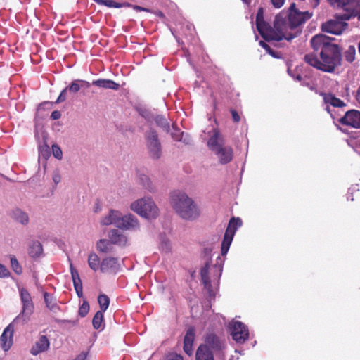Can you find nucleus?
<instances>
[{"label":"nucleus","mask_w":360,"mask_h":360,"mask_svg":"<svg viewBox=\"0 0 360 360\" xmlns=\"http://www.w3.org/2000/svg\"><path fill=\"white\" fill-rule=\"evenodd\" d=\"M328 2L332 6L346 11L347 13L344 15L345 19L357 16L360 20V0H328Z\"/></svg>","instance_id":"8"},{"label":"nucleus","mask_w":360,"mask_h":360,"mask_svg":"<svg viewBox=\"0 0 360 360\" xmlns=\"http://www.w3.org/2000/svg\"><path fill=\"white\" fill-rule=\"evenodd\" d=\"M196 360H214L212 351H207L205 347L199 346L195 354Z\"/></svg>","instance_id":"25"},{"label":"nucleus","mask_w":360,"mask_h":360,"mask_svg":"<svg viewBox=\"0 0 360 360\" xmlns=\"http://www.w3.org/2000/svg\"><path fill=\"white\" fill-rule=\"evenodd\" d=\"M285 2V0H271L273 6L276 8H281Z\"/></svg>","instance_id":"49"},{"label":"nucleus","mask_w":360,"mask_h":360,"mask_svg":"<svg viewBox=\"0 0 360 360\" xmlns=\"http://www.w3.org/2000/svg\"><path fill=\"white\" fill-rule=\"evenodd\" d=\"M230 112L232 115L233 121L236 123L239 122L240 120V116L238 112L234 109H231Z\"/></svg>","instance_id":"47"},{"label":"nucleus","mask_w":360,"mask_h":360,"mask_svg":"<svg viewBox=\"0 0 360 360\" xmlns=\"http://www.w3.org/2000/svg\"><path fill=\"white\" fill-rule=\"evenodd\" d=\"M131 210L146 219H155L159 214V210L150 198L139 199L131 204Z\"/></svg>","instance_id":"5"},{"label":"nucleus","mask_w":360,"mask_h":360,"mask_svg":"<svg viewBox=\"0 0 360 360\" xmlns=\"http://www.w3.org/2000/svg\"><path fill=\"white\" fill-rule=\"evenodd\" d=\"M242 226V221L240 218L232 217L226 229L224 238L221 243V253L224 256L227 254L233 236L237 229Z\"/></svg>","instance_id":"9"},{"label":"nucleus","mask_w":360,"mask_h":360,"mask_svg":"<svg viewBox=\"0 0 360 360\" xmlns=\"http://www.w3.org/2000/svg\"><path fill=\"white\" fill-rule=\"evenodd\" d=\"M171 205L182 219L193 220L200 215V211L194 201L184 192L174 191L171 194Z\"/></svg>","instance_id":"3"},{"label":"nucleus","mask_w":360,"mask_h":360,"mask_svg":"<svg viewBox=\"0 0 360 360\" xmlns=\"http://www.w3.org/2000/svg\"><path fill=\"white\" fill-rule=\"evenodd\" d=\"M259 45L265 49V51L267 52L268 51H270V46H269L265 41H259Z\"/></svg>","instance_id":"53"},{"label":"nucleus","mask_w":360,"mask_h":360,"mask_svg":"<svg viewBox=\"0 0 360 360\" xmlns=\"http://www.w3.org/2000/svg\"><path fill=\"white\" fill-rule=\"evenodd\" d=\"M61 117V113L58 110H54L51 112V117L52 120H58Z\"/></svg>","instance_id":"50"},{"label":"nucleus","mask_w":360,"mask_h":360,"mask_svg":"<svg viewBox=\"0 0 360 360\" xmlns=\"http://www.w3.org/2000/svg\"><path fill=\"white\" fill-rule=\"evenodd\" d=\"M53 180L56 184H58L60 181V176L58 173L54 174L53 176Z\"/></svg>","instance_id":"55"},{"label":"nucleus","mask_w":360,"mask_h":360,"mask_svg":"<svg viewBox=\"0 0 360 360\" xmlns=\"http://www.w3.org/2000/svg\"><path fill=\"white\" fill-rule=\"evenodd\" d=\"M67 91H68V88H65L60 94L59 96L58 97L56 103H62L63 101H65L67 98Z\"/></svg>","instance_id":"43"},{"label":"nucleus","mask_w":360,"mask_h":360,"mask_svg":"<svg viewBox=\"0 0 360 360\" xmlns=\"http://www.w3.org/2000/svg\"><path fill=\"white\" fill-rule=\"evenodd\" d=\"M320 95L323 97L326 103H329L333 107L340 108L346 105L343 101L335 97L333 94L321 92Z\"/></svg>","instance_id":"22"},{"label":"nucleus","mask_w":360,"mask_h":360,"mask_svg":"<svg viewBox=\"0 0 360 360\" xmlns=\"http://www.w3.org/2000/svg\"><path fill=\"white\" fill-rule=\"evenodd\" d=\"M120 270V264L117 258L108 257L101 262L100 271L103 274H115Z\"/></svg>","instance_id":"15"},{"label":"nucleus","mask_w":360,"mask_h":360,"mask_svg":"<svg viewBox=\"0 0 360 360\" xmlns=\"http://www.w3.org/2000/svg\"><path fill=\"white\" fill-rule=\"evenodd\" d=\"M73 285L74 288L76 291V293L79 297H82L83 296V286L81 278L73 280Z\"/></svg>","instance_id":"36"},{"label":"nucleus","mask_w":360,"mask_h":360,"mask_svg":"<svg viewBox=\"0 0 360 360\" xmlns=\"http://www.w3.org/2000/svg\"><path fill=\"white\" fill-rule=\"evenodd\" d=\"M116 226L124 230H136L139 229V224L134 215L129 214L122 216L120 212V216L116 221Z\"/></svg>","instance_id":"12"},{"label":"nucleus","mask_w":360,"mask_h":360,"mask_svg":"<svg viewBox=\"0 0 360 360\" xmlns=\"http://www.w3.org/2000/svg\"><path fill=\"white\" fill-rule=\"evenodd\" d=\"M120 216V212L117 210H110L108 215L103 217L101 224L103 226L114 224L116 226V221Z\"/></svg>","instance_id":"24"},{"label":"nucleus","mask_w":360,"mask_h":360,"mask_svg":"<svg viewBox=\"0 0 360 360\" xmlns=\"http://www.w3.org/2000/svg\"><path fill=\"white\" fill-rule=\"evenodd\" d=\"M49 340L46 335H41L39 340L36 342L35 345L32 347L30 352L33 355L43 352L49 349Z\"/></svg>","instance_id":"20"},{"label":"nucleus","mask_w":360,"mask_h":360,"mask_svg":"<svg viewBox=\"0 0 360 360\" xmlns=\"http://www.w3.org/2000/svg\"><path fill=\"white\" fill-rule=\"evenodd\" d=\"M20 295L21 302L22 303V311L20 316L22 315V316H29L30 314H32L34 310V304L31 295L28 290L25 288H22L20 290Z\"/></svg>","instance_id":"17"},{"label":"nucleus","mask_w":360,"mask_h":360,"mask_svg":"<svg viewBox=\"0 0 360 360\" xmlns=\"http://www.w3.org/2000/svg\"><path fill=\"white\" fill-rule=\"evenodd\" d=\"M184 351L188 356L192 355L193 354V344L184 343Z\"/></svg>","instance_id":"46"},{"label":"nucleus","mask_w":360,"mask_h":360,"mask_svg":"<svg viewBox=\"0 0 360 360\" xmlns=\"http://www.w3.org/2000/svg\"><path fill=\"white\" fill-rule=\"evenodd\" d=\"M167 360H184V359L181 355L173 353V354H170L169 355H168Z\"/></svg>","instance_id":"48"},{"label":"nucleus","mask_w":360,"mask_h":360,"mask_svg":"<svg viewBox=\"0 0 360 360\" xmlns=\"http://www.w3.org/2000/svg\"><path fill=\"white\" fill-rule=\"evenodd\" d=\"M87 352H82L78 354L73 360H86L87 357Z\"/></svg>","instance_id":"51"},{"label":"nucleus","mask_w":360,"mask_h":360,"mask_svg":"<svg viewBox=\"0 0 360 360\" xmlns=\"http://www.w3.org/2000/svg\"><path fill=\"white\" fill-rule=\"evenodd\" d=\"M67 88H68V90H69L70 92L77 93L79 91L80 86L78 84V83L77 82H73Z\"/></svg>","instance_id":"42"},{"label":"nucleus","mask_w":360,"mask_h":360,"mask_svg":"<svg viewBox=\"0 0 360 360\" xmlns=\"http://www.w3.org/2000/svg\"><path fill=\"white\" fill-rule=\"evenodd\" d=\"M267 53L275 58H280L279 53L278 52L274 51L271 48L270 49V51H267Z\"/></svg>","instance_id":"54"},{"label":"nucleus","mask_w":360,"mask_h":360,"mask_svg":"<svg viewBox=\"0 0 360 360\" xmlns=\"http://www.w3.org/2000/svg\"><path fill=\"white\" fill-rule=\"evenodd\" d=\"M312 13L309 11H300L295 7V4H292L289 8V13L281 12L275 17L274 27L281 35L285 36L283 39L290 41L297 35L291 31L310 19Z\"/></svg>","instance_id":"2"},{"label":"nucleus","mask_w":360,"mask_h":360,"mask_svg":"<svg viewBox=\"0 0 360 360\" xmlns=\"http://www.w3.org/2000/svg\"><path fill=\"white\" fill-rule=\"evenodd\" d=\"M317 2H319V0H316Z\"/></svg>","instance_id":"63"},{"label":"nucleus","mask_w":360,"mask_h":360,"mask_svg":"<svg viewBox=\"0 0 360 360\" xmlns=\"http://www.w3.org/2000/svg\"><path fill=\"white\" fill-rule=\"evenodd\" d=\"M232 338L238 343H243L249 338L248 327L241 321H234L231 326Z\"/></svg>","instance_id":"11"},{"label":"nucleus","mask_w":360,"mask_h":360,"mask_svg":"<svg viewBox=\"0 0 360 360\" xmlns=\"http://www.w3.org/2000/svg\"><path fill=\"white\" fill-rule=\"evenodd\" d=\"M98 5H103L109 8H122V7H133V8L136 11H146L150 12L148 8L141 7L140 6L134 5L132 6L130 3L124 2V3H118L115 1L114 0H93Z\"/></svg>","instance_id":"18"},{"label":"nucleus","mask_w":360,"mask_h":360,"mask_svg":"<svg viewBox=\"0 0 360 360\" xmlns=\"http://www.w3.org/2000/svg\"><path fill=\"white\" fill-rule=\"evenodd\" d=\"M155 122L158 127L162 129V130L166 132H169L170 128L169 123L165 117L162 115H158L155 118Z\"/></svg>","instance_id":"30"},{"label":"nucleus","mask_w":360,"mask_h":360,"mask_svg":"<svg viewBox=\"0 0 360 360\" xmlns=\"http://www.w3.org/2000/svg\"><path fill=\"white\" fill-rule=\"evenodd\" d=\"M200 346L205 347L207 351H212L217 355L224 356V350L226 348V342L224 338L217 335L212 331L207 332L204 338V343Z\"/></svg>","instance_id":"7"},{"label":"nucleus","mask_w":360,"mask_h":360,"mask_svg":"<svg viewBox=\"0 0 360 360\" xmlns=\"http://www.w3.org/2000/svg\"><path fill=\"white\" fill-rule=\"evenodd\" d=\"M256 27L262 38L267 41H279L285 37V36L278 34L275 28H272L264 20L262 8L259 9L256 16Z\"/></svg>","instance_id":"6"},{"label":"nucleus","mask_w":360,"mask_h":360,"mask_svg":"<svg viewBox=\"0 0 360 360\" xmlns=\"http://www.w3.org/2000/svg\"><path fill=\"white\" fill-rule=\"evenodd\" d=\"M172 138L176 140V141H179L180 140V135H179V131H178V133H172Z\"/></svg>","instance_id":"57"},{"label":"nucleus","mask_w":360,"mask_h":360,"mask_svg":"<svg viewBox=\"0 0 360 360\" xmlns=\"http://www.w3.org/2000/svg\"><path fill=\"white\" fill-rule=\"evenodd\" d=\"M96 249L100 252L108 253L112 250L111 243L105 239H101L96 243Z\"/></svg>","instance_id":"28"},{"label":"nucleus","mask_w":360,"mask_h":360,"mask_svg":"<svg viewBox=\"0 0 360 360\" xmlns=\"http://www.w3.org/2000/svg\"><path fill=\"white\" fill-rule=\"evenodd\" d=\"M79 82H80L82 84V86H85L87 88L89 87L91 85V84L89 82L84 80H79Z\"/></svg>","instance_id":"58"},{"label":"nucleus","mask_w":360,"mask_h":360,"mask_svg":"<svg viewBox=\"0 0 360 360\" xmlns=\"http://www.w3.org/2000/svg\"><path fill=\"white\" fill-rule=\"evenodd\" d=\"M92 84L100 88L117 90L120 88V84L111 79H99L92 82Z\"/></svg>","instance_id":"21"},{"label":"nucleus","mask_w":360,"mask_h":360,"mask_svg":"<svg viewBox=\"0 0 360 360\" xmlns=\"http://www.w3.org/2000/svg\"><path fill=\"white\" fill-rule=\"evenodd\" d=\"M100 259L97 254L95 252H91L88 256V265L91 269L96 271L100 269L101 266Z\"/></svg>","instance_id":"26"},{"label":"nucleus","mask_w":360,"mask_h":360,"mask_svg":"<svg viewBox=\"0 0 360 360\" xmlns=\"http://www.w3.org/2000/svg\"><path fill=\"white\" fill-rule=\"evenodd\" d=\"M98 302L101 308V310L99 311L105 312L108 308L110 304V299L106 295L101 294L99 295L98 297Z\"/></svg>","instance_id":"31"},{"label":"nucleus","mask_w":360,"mask_h":360,"mask_svg":"<svg viewBox=\"0 0 360 360\" xmlns=\"http://www.w3.org/2000/svg\"><path fill=\"white\" fill-rule=\"evenodd\" d=\"M160 249L162 251L169 252L171 250V245L168 240H163L160 245Z\"/></svg>","instance_id":"45"},{"label":"nucleus","mask_w":360,"mask_h":360,"mask_svg":"<svg viewBox=\"0 0 360 360\" xmlns=\"http://www.w3.org/2000/svg\"><path fill=\"white\" fill-rule=\"evenodd\" d=\"M159 15H160V16H163V14H162L161 12H160V13H159Z\"/></svg>","instance_id":"61"},{"label":"nucleus","mask_w":360,"mask_h":360,"mask_svg":"<svg viewBox=\"0 0 360 360\" xmlns=\"http://www.w3.org/2000/svg\"><path fill=\"white\" fill-rule=\"evenodd\" d=\"M140 180L141 181V183L144 187H146L148 190H151L150 187V181L149 178L146 175H141L140 176Z\"/></svg>","instance_id":"39"},{"label":"nucleus","mask_w":360,"mask_h":360,"mask_svg":"<svg viewBox=\"0 0 360 360\" xmlns=\"http://www.w3.org/2000/svg\"><path fill=\"white\" fill-rule=\"evenodd\" d=\"M20 316H17L4 330L0 337V344L4 351H8L13 345L14 326L13 324L18 321Z\"/></svg>","instance_id":"14"},{"label":"nucleus","mask_w":360,"mask_h":360,"mask_svg":"<svg viewBox=\"0 0 360 360\" xmlns=\"http://www.w3.org/2000/svg\"><path fill=\"white\" fill-rule=\"evenodd\" d=\"M209 148L218 157L221 165H226L232 161L233 150L231 146H224V140L218 130H214L213 135L207 141Z\"/></svg>","instance_id":"4"},{"label":"nucleus","mask_w":360,"mask_h":360,"mask_svg":"<svg viewBox=\"0 0 360 360\" xmlns=\"http://www.w3.org/2000/svg\"><path fill=\"white\" fill-rule=\"evenodd\" d=\"M103 311H98L94 318H93V320H92V325H93V327L94 329H96V330H98V329H101V328H103L104 327V323H103V321H104V316H103Z\"/></svg>","instance_id":"27"},{"label":"nucleus","mask_w":360,"mask_h":360,"mask_svg":"<svg viewBox=\"0 0 360 360\" xmlns=\"http://www.w3.org/2000/svg\"><path fill=\"white\" fill-rule=\"evenodd\" d=\"M111 244L124 246L127 243V238L124 234L117 229H112L108 234Z\"/></svg>","instance_id":"19"},{"label":"nucleus","mask_w":360,"mask_h":360,"mask_svg":"<svg viewBox=\"0 0 360 360\" xmlns=\"http://www.w3.org/2000/svg\"><path fill=\"white\" fill-rule=\"evenodd\" d=\"M244 3L249 4L251 2V0H242Z\"/></svg>","instance_id":"59"},{"label":"nucleus","mask_w":360,"mask_h":360,"mask_svg":"<svg viewBox=\"0 0 360 360\" xmlns=\"http://www.w3.org/2000/svg\"><path fill=\"white\" fill-rule=\"evenodd\" d=\"M326 110L329 112V107L328 106L326 108Z\"/></svg>","instance_id":"62"},{"label":"nucleus","mask_w":360,"mask_h":360,"mask_svg":"<svg viewBox=\"0 0 360 360\" xmlns=\"http://www.w3.org/2000/svg\"><path fill=\"white\" fill-rule=\"evenodd\" d=\"M203 276H208V271L206 268H202L200 271V276L202 277Z\"/></svg>","instance_id":"56"},{"label":"nucleus","mask_w":360,"mask_h":360,"mask_svg":"<svg viewBox=\"0 0 360 360\" xmlns=\"http://www.w3.org/2000/svg\"><path fill=\"white\" fill-rule=\"evenodd\" d=\"M145 138L150 156L155 160L160 158L162 154V149L157 131L152 129H150L146 133Z\"/></svg>","instance_id":"10"},{"label":"nucleus","mask_w":360,"mask_h":360,"mask_svg":"<svg viewBox=\"0 0 360 360\" xmlns=\"http://www.w3.org/2000/svg\"><path fill=\"white\" fill-rule=\"evenodd\" d=\"M90 306L89 302L86 300H84L82 304L80 305L79 310H78V314L81 317H85L89 311Z\"/></svg>","instance_id":"35"},{"label":"nucleus","mask_w":360,"mask_h":360,"mask_svg":"<svg viewBox=\"0 0 360 360\" xmlns=\"http://www.w3.org/2000/svg\"><path fill=\"white\" fill-rule=\"evenodd\" d=\"M70 269L72 281L80 278L78 271L73 266L72 264H70Z\"/></svg>","instance_id":"44"},{"label":"nucleus","mask_w":360,"mask_h":360,"mask_svg":"<svg viewBox=\"0 0 360 360\" xmlns=\"http://www.w3.org/2000/svg\"><path fill=\"white\" fill-rule=\"evenodd\" d=\"M346 26V22L336 20H330L322 24L321 29L323 32L340 35L345 30Z\"/></svg>","instance_id":"16"},{"label":"nucleus","mask_w":360,"mask_h":360,"mask_svg":"<svg viewBox=\"0 0 360 360\" xmlns=\"http://www.w3.org/2000/svg\"><path fill=\"white\" fill-rule=\"evenodd\" d=\"M358 48H359V52L360 53V41H359V45H358Z\"/></svg>","instance_id":"60"},{"label":"nucleus","mask_w":360,"mask_h":360,"mask_svg":"<svg viewBox=\"0 0 360 360\" xmlns=\"http://www.w3.org/2000/svg\"><path fill=\"white\" fill-rule=\"evenodd\" d=\"M52 151H53V155L55 158H56L57 159H59V160L62 159L63 153H62L60 148L58 146L53 145L52 146Z\"/></svg>","instance_id":"37"},{"label":"nucleus","mask_w":360,"mask_h":360,"mask_svg":"<svg viewBox=\"0 0 360 360\" xmlns=\"http://www.w3.org/2000/svg\"><path fill=\"white\" fill-rule=\"evenodd\" d=\"M201 281L205 285V286L210 285V280L209 276H203L202 277H201Z\"/></svg>","instance_id":"52"},{"label":"nucleus","mask_w":360,"mask_h":360,"mask_svg":"<svg viewBox=\"0 0 360 360\" xmlns=\"http://www.w3.org/2000/svg\"><path fill=\"white\" fill-rule=\"evenodd\" d=\"M27 251L31 257H39L43 253L42 245L38 240H33L29 244Z\"/></svg>","instance_id":"23"},{"label":"nucleus","mask_w":360,"mask_h":360,"mask_svg":"<svg viewBox=\"0 0 360 360\" xmlns=\"http://www.w3.org/2000/svg\"><path fill=\"white\" fill-rule=\"evenodd\" d=\"M332 39L324 34H316L311 40L314 52L319 51V58L314 53H309L304 57L306 63L324 72H333L341 65L342 54L338 45L332 43Z\"/></svg>","instance_id":"1"},{"label":"nucleus","mask_w":360,"mask_h":360,"mask_svg":"<svg viewBox=\"0 0 360 360\" xmlns=\"http://www.w3.org/2000/svg\"><path fill=\"white\" fill-rule=\"evenodd\" d=\"M288 74L292 77H293L295 79H296L297 81L298 82H302V85H305V86H309V83H306L304 81H303L302 79V77L300 74H297V75H294L292 72V70H290V69L288 70Z\"/></svg>","instance_id":"38"},{"label":"nucleus","mask_w":360,"mask_h":360,"mask_svg":"<svg viewBox=\"0 0 360 360\" xmlns=\"http://www.w3.org/2000/svg\"><path fill=\"white\" fill-rule=\"evenodd\" d=\"M13 218L15 221L22 224H27L29 221V217L27 213L20 209H16L13 212Z\"/></svg>","instance_id":"29"},{"label":"nucleus","mask_w":360,"mask_h":360,"mask_svg":"<svg viewBox=\"0 0 360 360\" xmlns=\"http://www.w3.org/2000/svg\"><path fill=\"white\" fill-rule=\"evenodd\" d=\"M195 330L193 327H190L186 330V335L184 339V343L193 344L195 340Z\"/></svg>","instance_id":"33"},{"label":"nucleus","mask_w":360,"mask_h":360,"mask_svg":"<svg viewBox=\"0 0 360 360\" xmlns=\"http://www.w3.org/2000/svg\"><path fill=\"white\" fill-rule=\"evenodd\" d=\"M338 122L345 126L360 129V111L357 110H348L343 117L338 120Z\"/></svg>","instance_id":"13"},{"label":"nucleus","mask_w":360,"mask_h":360,"mask_svg":"<svg viewBox=\"0 0 360 360\" xmlns=\"http://www.w3.org/2000/svg\"><path fill=\"white\" fill-rule=\"evenodd\" d=\"M355 55L356 48L353 45L349 46L347 49L344 52V57L345 60L349 63H352L354 60Z\"/></svg>","instance_id":"32"},{"label":"nucleus","mask_w":360,"mask_h":360,"mask_svg":"<svg viewBox=\"0 0 360 360\" xmlns=\"http://www.w3.org/2000/svg\"><path fill=\"white\" fill-rule=\"evenodd\" d=\"M44 297L47 307H49L50 309H53L56 304L51 303V295L48 292H44Z\"/></svg>","instance_id":"40"},{"label":"nucleus","mask_w":360,"mask_h":360,"mask_svg":"<svg viewBox=\"0 0 360 360\" xmlns=\"http://www.w3.org/2000/svg\"><path fill=\"white\" fill-rule=\"evenodd\" d=\"M10 260H11V267H12V269L13 270V271L18 275L22 274V269L20 264H19L18 259H16V257L14 255H12L10 257Z\"/></svg>","instance_id":"34"},{"label":"nucleus","mask_w":360,"mask_h":360,"mask_svg":"<svg viewBox=\"0 0 360 360\" xmlns=\"http://www.w3.org/2000/svg\"><path fill=\"white\" fill-rule=\"evenodd\" d=\"M10 276L9 270L0 263V278H6Z\"/></svg>","instance_id":"41"}]
</instances>
